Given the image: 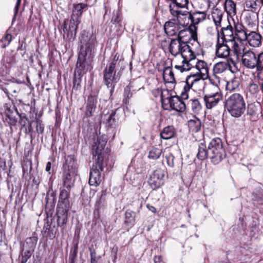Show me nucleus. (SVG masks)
Wrapping results in <instances>:
<instances>
[{"label":"nucleus","mask_w":263,"mask_h":263,"mask_svg":"<svg viewBox=\"0 0 263 263\" xmlns=\"http://www.w3.org/2000/svg\"><path fill=\"white\" fill-rule=\"evenodd\" d=\"M97 46L98 42L95 33L86 30L81 31L79 36L78 59L73 80V89L77 90L80 87L83 76L93 68Z\"/></svg>","instance_id":"obj_1"},{"label":"nucleus","mask_w":263,"mask_h":263,"mask_svg":"<svg viewBox=\"0 0 263 263\" xmlns=\"http://www.w3.org/2000/svg\"><path fill=\"white\" fill-rule=\"evenodd\" d=\"M107 141V136L103 135L97 136L92 144V155L94 157L97 156V158L89 173V183L90 185L96 186L101 182V173L105 164L104 159L107 153V149H104Z\"/></svg>","instance_id":"obj_2"},{"label":"nucleus","mask_w":263,"mask_h":263,"mask_svg":"<svg viewBox=\"0 0 263 263\" xmlns=\"http://www.w3.org/2000/svg\"><path fill=\"white\" fill-rule=\"evenodd\" d=\"M119 56L116 54L112 60L109 61L104 70L103 81L108 88L110 89V93L112 95L116 83L119 81L122 75L120 68L118 70L120 62L118 61Z\"/></svg>","instance_id":"obj_3"},{"label":"nucleus","mask_w":263,"mask_h":263,"mask_svg":"<svg viewBox=\"0 0 263 263\" xmlns=\"http://www.w3.org/2000/svg\"><path fill=\"white\" fill-rule=\"evenodd\" d=\"M224 107L232 117L239 118L246 110V104L242 95L235 93L226 99Z\"/></svg>","instance_id":"obj_4"},{"label":"nucleus","mask_w":263,"mask_h":263,"mask_svg":"<svg viewBox=\"0 0 263 263\" xmlns=\"http://www.w3.org/2000/svg\"><path fill=\"white\" fill-rule=\"evenodd\" d=\"M68 21L67 19H65L63 23L58 27L66 44H68L70 46V43L73 42L76 39L78 26L81 23V20L70 16L68 28H67Z\"/></svg>","instance_id":"obj_5"},{"label":"nucleus","mask_w":263,"mask_h":263,"mask_svg":"<svg viewBox=\"0 0 263 263\" xmlns=\"http://www.w3.org/2000/svg\"><path fill=\"white\" fill-rule=\"evenodd\" d=\"M209 159L214 165L219 164L226 158L227 154L222 140L219 138L212 139L209 143Z\"/></svg>","instance_id":"obj_6"},{"label":"nucleus","mask_w":263,"mask_h":263,"mask_svg":"<svg viewBox=\"0 0 263 263\" xmlns=\"http://www.w3.org/2000/svg\"><path fill=\"white\" fill-rule=\"evenodd\" d=\"M210 89V91L203 93V101L208 109L216 107L223 98L222 91L219 87H213Z\"/></svg>","instance_id":"obj_7"},{"label":"nucleus","mask_w":263,"mask_h":263,"mask_svg":"<svg viewBox=\"0 0 263 263\" xmlns=\"http://www.w3.org/2000/svg\"><path fill=\"white\" fill-rule=\"evenodd\" d=\"M193 63L198 71L187 77V83H195L201 79H207L209 78V68L206 63L202 60H198L197 62L194 61Z\"/></svg>","instance_id":"obj_8"},{"label":"nucleus","mask_w":263,"mask_h":263,"mask_svg":"<svg viewBox=\"0 0 263 263\" xmlns=\"http://www.w3.org/2000/svg\"><path fill=\"white\" fill-rule=\"evenodd\" d=\"M241 57L243 65L247 68L253 69L259 65L260 60L263 61V52L256 56L253 51L248 50L243 53Z\"/></svg>","instance_id":"obj_9"},{"label":"nucleus","mask_w":263,"mask_h":263,"mask_svg":"<svg viewBox=\"0 0 263 263\" xmlns=\"http://www.w3.org/2000/svg\"><path fill=\"white\" fill-rule=\"evenodd\" d=\"M99 90L97 89L92 90L88 95L86 101L84 118H89L93 116L98 103Z\"/></svg>","instance_id":"obj_10"},{"label":"nucleus","mask_w":263,"mask_h":263,"mask_svg":"<svg viewBox=\"0 0 263 263\" xmlns=\"http://www.w3.org/2000/svg\"><path fill=\"white\" fill-rule=\"evenodd\" d=\"M4 114L8 119V123L10 128V132L13 133L12 126H15L17 122V117L21 115L16 106L11 103H5L4 105Z\"/></svg>","instance_id":"obj_11"},{"label":"nucleus","mask_w":263,"mask_h":263,"mask_svg":"<svg viewBox=\"0 0 263 263\" xmlns=\"http://www.w3.org/2000/svg\"><path fill=\"white\" fill-rule=\"evenodd\" d=\"M165 171L159 168L154 171L150 175L148 183L153 190L161 186L164 183Z\"/></svg>","instance_id":"obj_12"},{"label":"nucleus","mask_w":263,"mask_h":263,"mask_svg":"<svg viewBox=\"0 0 263 263\" xmlns=\"http://www.w3.org/2000/svg\"><path fill=\"white\" fill-rule=\"evenodd\" d=\"M217 36L215 55L219 58L227 59L230 56L231 51L230 46L228 45L229 42H225L220 40L219 32Z\"/></svg>","instance_id":"obj_13"},{"label":"nucleus","mask_w":263,"mask_h":263,"mask_svg":"<svg viewBox=\"0 0 263 263\" xmlns=\"http://www.w3.org/2000/svg\"><path fill=\"white\" fill-rule=\"evenodd\" d=\"M165 105H169L172 109L182 112L186 109V105L183 101L178 96L171 95L166 98Z\"/></svg>","instance_id":"obj_14"},{"label":"nucleus","mask_w":263,"mask_h":263,"mask_svg":"<svg viewBox=\"0 0 263 263\" xmlns=\"http://www.w3.org/2000/svg\"><path fill=\"white\" fill-rule=\"evenodd\" d=\"M58 231V227L54 223L53 218H51L48 219L44 223L42 230V234L43 238H45L46 239L49 238L52 240L55 237Z\"/></svg>","instance_id":"obj_15"},{"label":"nucleus","mask_w":263,"mask_h":263,"mask_svg":"<svg viewBox=\"0 0 263 263\" xmlns=\"http://www.w3.org/2000/svg\"><path fill=\"white\" fill-rule=\"evenodd\" d=\"M55 193L52 190H49L47 193L45 198L46 206L45 212L46 214V220L50 219L52 218V214L54 212V207L55 203Z\"/></svg>","instance_id":"obj_16"},{"label":"nucleus","mask_w":263,"mask_h":263,"mask_svg":"<svg viewBox=\"0 0 263 263\" xmlns=\"http://www.w3.org/2000/svg\"><path fill=\"white\" fill-rule=\"evenodd\" d=\"M70 190L66 188H60L59 201L57 208L70 210Z\"/></svg>","instance_id":"obj_17"},{"label":"nucleus","mask_w":263,"mask_h":263,"mask_svg":"<svg viewBox=\"0 0 263 263\" xmlns=\"http://www.w3.org/2000/svg\"><path fill=\"white\" fill-rule=\"evenodd\" d=\"M228 69L232 73H235L236 70L230 65L228 60L218 62L214 65L213 68V75L216 78L218 79L217 82L218 83H219L220 81L216 74L222 73Z\"/></svg>","instance_id":"obj_18"},{"label":"nucleus","mask_w":263,"mask_h":263,"mask_svg":"<svg viewBox=\"0 0 263 263\" xmlns=\"http://www.w3.org/2000/svg\"><path fill=\"white\" fill-rule=\"evenodd\" d=\"M69 210L57 208V226L60 227L61 231L66 228V224L68 221V212Z\"/></svg>","instance_id":"obj_19"},{"label":"nucleus","mask_w":263,"mask_h":263,"mask_svg":"<svg viewBox=\"0 0 263 263\" xmlns=\"http://www.w3.org/2000/svg\"><path fill=\"white\" fill-rule=\"evenodd\" d=\"M181 29L180 25L175 18H172L165 23L164 29L165 33L167 36H174L178 34L179 30Z\"/></svg>","instance_id":"obj_20"},{"label":"nucleus","mask_w":263,"mask_h":263,"mask_svg":"<svg viewBox=\"0 0 263 263\" xmlns=\"http://www.w3.org/2000/svg\"><path fill=\"white\" fill-rule=\"evenodd\" d=\"M184 28L182 29L179 30L178 34L177 35V37L178 40L180 41H182L185 44H188L189 41L191 39L193 38L194 40H197V35H195V37L193 32L191 31L190 28L188 27H183Z\"/></svg>","instance_id":"obj_21"},{"label":"nucleus","mask_w":263,"mask_h":263,"mask_svg":"<svg viewBox=\"0 0 263 263\" xmlns=\"http://www.w3.org/2000/svg\"><path fill=\"white\" fill-rule=\"evenodd\" d=\"M185 45V44L176 38L171 39L168 46L169 52L174 57L180 55Z\"/></svg>","instance_id":"obj_22"},{"label":"nucleus","mask_w":263,"mask_h":263,"mask_svg":"<svg viewBox=\"0 0 263 263\" xmlns=\"http://www.w3.org/2000/svg\"><path fill=\"white\" fill-rule=\"evenodd\" d=\"M218 32L219 37L221 36V41L230 43L235 39L233 27L230 24L226 27H222L220 31L217 30V33Z\"/></svg>","instance_id":"obj_23"},{"label":"nucleus","mask_w":263,"mask_h":263,"mask_svg":"<svg viewBox=\"0 0 263 263\" xmlns=\"http://www.w3.org/2000/svg\"><path fill=\"white\" fill-rule=\"evenodd\" d=\"M180 54L183 59L182 62V63H184L185 62L187 63H190L192 66H194L193 62L196 59V55L188 44L184 45V47Z\"/></svg>","instance_id":"obj_24"},{"label":"nucleus","mask_w":263,"mask_h":263,"mask_svg":"<svg viewBox=\"0 0 263 263\" xmlns=\"http://www.w3.org/2000/svg\"><path fill=\"white\" fill-rule=\"evenodd\" d=\"M234 23L235 32L234 35L235 40L238 41H246L247 40L248 36V33L247 32L248 30H247L241 23Z\"/></svg>","instance_id":"obj_25"},{"label":"nucleus","mask_w":263,"mask_h":263,"mask_svg":"<svg viewBox=\"0 0 263 263\" xmlns=\"http://www.w3.org/2000/svg\"><path fill=\"white\" fill-rule=\"evenodd\" d=\"M76 161V158L74 155H70L67 156L63 165V171L77 173L78 165Z\"/></svg>","instance_id":"obj_26"},{"label":"nucleus","mask_w":263,"mask_h":263,"mask_svg":"<svg viewBox=\"0 0 263 263\" xmlns=\"http://www.w3.org/2000/svg\"><path fill=\"white\" fill-rule=\"evenodd\" d=\"M77 175V173L63 171L62 175L63 187L70 190L74 185L75 177Z\"/></svg>","instance_id":"obj_27"},{"label":"nucleus","mask_w":263,"mask_h":263,"mask_svg":"<svg viewBox=\"0 0 263 263\" xmlns=\"http://www.w3.org/2000/svg\"><path fill=\"white\" fill-rule=\"evenodd\" d=\"M176 20L178 24L183 27L190 28L192 26L191 13L187 11H182V13L178 15V18Z\"/></svg>","instance_id":"obj_28"},{"label":"nucleus","mask_w":263,"mask_h":263,"mask_svg":"<svg viewBox=\"0 0 263 263\" xmlns=\"http://www.w3.org/2000/svg\"><path fill=\"white\" fill-rule=\"evenodd\" d=\"M247 38V41L251 46L256 47L261 45V35L254 30L250 31Z\"/></svg>","instance_id":"obj_29"},{"label":"nucleus","mask_w":263,"mask_h":263,"mask_svg":"<svg viewBox=\"0 0 263 263\" xmlns=\"http://www.w3.org/2000/svg\"><path fill=\"white\" fill-rule=\"evenodd\" d=\"M258 13H249L245 17V23L248 28L252 30H255L258 26Z\"/></svg>","instance_id":"obj_30"},{"label":"nucleus","mask_w":263,"mask_h":263,"mask_svg":"<svg viewBox=\"0 0 263 263\" xmlns=\"http://www.w3.org/2000/svg\"><path fill=\"white\" fill-rule=\"evenodd\" d=\"M88 7L87 4L82 3L73 4L71 16L81 20L83 12L87 10Z\"/></svg>","instance_id":"obj_31"},{"label":"nucleus","mask_w":263,"mask_h":263,"mask_svg":"<svg viewBox=\"0 0 263 263\" xmlns=\"http://www.w3.org/2000/svg\"><path fill=\"white\" fill-rule=\"evenodd\" d=\"M106 199L105 194H102L99 200H98L95 204L96 210L94 211L93 214L95 218H100V212L103 210L106 206Z\"/></svg>","instance_id":"obj_32"},{"label":"nucleus","mask_w":263,"mask_h":263,"mask_svg":"<svg viewBox=\"0 0 263 263\" xmlns=\"http://www.w3.org/2000/svg\"><path fill=\"white\" fill-rule=\"evenodd\" d=\"M243 42L238 41L235 39L231 42L233 44L232 48L233 53L237 58L241 56L246 51Z\"/></svg>","instance_id":"obj_33"},{"label":"nucleus","mask_w":263,"mask_h":263,"mask_svg":"<svg viewBox=\"0 0 263 263\" xmlns=\"http://www.w3.org/2000/svg\"><path fill=\"white\" fill-rule=\"evenodd\" d=\"M116 111L111 110V112L104 115L106 117L105 121L104 122L106 127L115 128L117 126L118 122L116 118Z\"/></svg>","instance_id":"obj_34"},{"label":"nucleus","mask_w":263,"mask_h":263,"mask_svg":"<svg viewBox=\"0 0 263 263\" xmlns=\"http://www.w3.org/2000/svg\"><path fill=\"white\" fill-rule=\"evenodd\" d=\"M176 134L175 127L172 125H168L163 128L160 132V137L164 140H168L174 138Z\"/></svg>","instance_id":"obj_35"},{"label":"nucleus","mask_w":263,"mask_h":263,"mask_svg":"<svg viewBox=\"0 0 263 263\" xmlns=\"http://www.w3.org/2000/svg\"><path fill=\"white\" fill-rule=\"evenodd\" d=\"M209 145L207 147L204 143H200L198 145L197 158L200 160H204L209 158Z\"/></svg>","instance_id":"obj_36"},{"label":"nucleus","mask_w":263,"mask_h":263,"mask_svg":"<svg viewBox=\"0 0 263 263\" xmlns=\"http://www.w3.org/2000/svg\"><path fill=\"white\" fill-rule=\"evenodd\" d=\"M223 13V11L220 9L215 8L213 10L212 17L217 29L219 27H221V22Z\"/></svg>","instance_id":"obj_37"},{"label":"nucleus","mask_w":263,"mask_h":263,"mask_svg":"<svg viewBox=\"0 0 263 263\" xmlns=\"http://www.w3.org/2000/svg\"><path fill=\"white\" fill-rule=\"evenodd\" d=\"M161 71H163V78L165 81L168 83H173L175 81L174 74L171 67H165Z\"/></svg>","instance_id":"obj_38"},{"label":"nucleus","mask_w":263,"mask_h":263,"mask_svg":"<svg viewBox=\"0 0 263 263\" xmlns=\"http://www.w3.org/2000/svg\"><path fill=\"white\" fill-rule=\"evenodd\" d=\"M187 125L190 131L197 133L200 130L201 123L199 119L195 118L194 119L190 120L187 122Z\"/></svg>","instance_id":"obj_39"},{"label":"nucleus","mask_w":263,"mask_h":263,"mask_svg":"<svg viewBox=\"0 0 263 263\" xmlns=\"http://www.w3.org/2000/svg\"><path fill=\"white\" fill-rule=\"evenodd\" d=\"M206 18V13L204 12L197 11L191 13V19L192 25L195 26V25L198 24L199 23L203 21Z\"/></svg>","instance_id":"obj_40"},{"label":"nucleus","mask_w":263,"mask_h":263,"mask_svg":"<svg viewBox=\"0 0 263 263\" xmlns=\"http://www.w3.org/2000/svg\"><path fill=\"white\" fill-rule=\"evenodd\" d=\"M257 2L258 0H246L245 3L246 10L251 12H257L260 6Z\"/></svg>","instance_id":"obj_41"},{"label":"nucleus","mask_w":263,"mask_h":263,"mask_svg":"<svg viewBox=\"0 0 263 263\" xmlns=\"http://www.w3.org/2000/svg\"><path fill=\"white\" fill-rule=\"evenodd\" d=\"M152 93L156 98L158 97L160 95L161 96V101L162 105L164 106L166 100V98H165V93H166L167 95H168V89H166L163 90L161 88H158L153 90Z\"/></svg>","instance_id":"obj_42"},{"label":"nucleus","mask_w":263,"mask_h":263,"mask_svg":"<svg viewBox=\"0 0 263 263\" xmlns=\"http://www.w3.org/2000/svg\"><path fill=\"white\" fill-rule=\"evenodd\" d=\"M224 9L228 15H235L236 14V4L232 0H226Z\"/></svg>","instance_id":"obj_43"},{"label":"nucleus","mask_w":263,"mask_h":263,"mask_svg":"<svg viewBox=\"0 0 263 263\" xmlns=\"http://www.w3.org/2000/svg\"><path fill=\"white\" fill-rule=\"evenodd\" d=\"M136 213L129 210H127L125 213L124 223L128 227H132L134 225Z\"/></svg>","instance_id":"obj_44"},{"label":"nucleus","mask_w":263,"mask_h":263,"mask_svg":"<svg viewBox=\"0 0 263 263\" xmlns=\"http://www.w3.org/2000/svg\"><path fill=\"white\" fill-rule=\"evenodd\" d=\"M162 153V149L160 147H152L149 151L148 158L153 160L159 159Z\"/></svg>","instance_id":"obj_45"},{"label":"nucleus","mask_w":263,"mask_h":263,"mask_svg":"<svg viewBox=\"0 0 263 263\" xmlns=\"http://www.w3.org/2000/svg\"><path fill=\"white\" fill-rule=\"evenodd\" d=\"M4 92L7 95L8 99L10 100L9 94L10 93H16L18 92L17 86L13 83L7 84L6 87L3 89Z\"/></svg>","instance_id":"obj_46"},{"label":"nucleus","mask_w":263,"mask_h":263,"mask_svg":"<svg viewBox=\"0 0 263 263\" xmlns=\"http://www.w3.org/2000/svg\"><path fill=\"white\" fill-rule=\"evenodd\" d=\"M252 199L254 202H256V204L263 206V191H257L256 192L253 193Z\"/></svg>","instance_id":"obj_47"},{"label":"nucleus","mask_w":263,"mask_h":263,"mask_svg":"<svg viewBox=\"0 0 263 263\" xmlns=\"http://www.w3.org/2000/svg\"><path fill=\"white\" fill-rule=\"evenodd\" d=\"M192 110L193 112L198 114L202 109V105L197 99H193L190 100Z\"/></svg>","instance_id":"obj_48"},{"label":"nucleus","mask_w":263,"mask_h":263,"mask_svg":"<svg viewBox=\"0 0 263 263\" xmlns=\"http://www.w3.org/2000/svg\"><path fill=\"white\" fill-rule=\"evenodd\" d=\"M22 170L23 176L28 175L32 170V161L28 159L24 160L22 163Z\"/></svg>","instance_id":"obj_49"},{"label":"nucleus","mask_w":263,"mask_h":263,"mask_svg":"<svg viewBox=\"0 0 263 263\" xmlns=\"http://www.w3.org/2000/svg\"><path fill=\"white\" fill-rule=\"evenodd\" d=\"M78 252V242H77L74 245V247L70 250L69 263H75L76 258L77 257V254Z\"/></svg>","instance_id":"obj_50"},{"label":"nucleus","mask_w":263,"mask_h":263,"mask_svg":"<svg viewBox=\"0 0 263 263\" xmlns=\"http://www.w3.org/2000/svg\"><path fill=\"white\" fill-rule=\"evenodd\" d=\"M194 83H190L189 82L187 83V78L186 79L185 85L183 86L184 91L181 92L180 98L183 101V100H186L188 98V94L187 92L190 90L192 88Z\"/></svg>","instance_id":"obj_51"},{"label":"nucleus","mask_w":263,"mask_h":263,"mask_svg":"<svg viewBox=\"0 0 263 263\" xmlns=\"http://www.w3.org/2000/svg\"><path fill=\"white\" fill-rule=\"evenodd\" d=\"M173 5H170V11L171 12V13L174 16H176V18H178V16L181 13H182V10H179V8H181L183 6H182L181 7H180L179 6L176 5V2H173Z\"/></svg>","instance_id":"obj_52"},{"label":"nucleus","mask_w":263,"mask_h":263,"mask_svg":"<svg viewBox=\"0 0 263 263\" xmlns=\"http://www.w3.org/2000/svg\"><path fill=\"white\" fill-rule=\"evenodd\" d=\"M19 123L21 126V129H24L29 123L32 124V121H29L28 118L25 114H22L19 116Z\"/></svg>","instance_id":"obj_53"},{"label":"nucleus","mask_w":263,"mask_h":263,"mask_svg":"<svg viewBox=\"0 0 263 263\" xmlns=\"http://www.w3.org/2000/svg\"><path fill=\"white\" fill-rule=\"evenodd\" d=\"M12 40V35L11 34L7 33L4 37L0 41V43H2L1 46L3 48H5L8 46Z\"/></svg>","instance_id":"obj_54"},{"label":"nucleus","mask_w":263,"mask_h":263,"mask_svg":"<svg viewBox=\"0 0 263 263\" xmlns=\"http://www.w3.org/2000/svg\"><path fill=\"white\" fill-rule=\"evenodd\" d=\"M36 124V132L38 134H42L44 131V126L42 121L38 118H36L35 120Z\"/></svg>","instance_id":"obj_55"},{"label":"nucleus","mask_w":263,"mask_h":263,"mask_svg":"<svg viewBox=\"0 0 263 263\" xmlns=\"http://www.w3.org/2000/svg\"><path fill=\"white\" fill-rule=\"evenodd\" d=\"M259 65L255 67L257 70V77L258 79L263 81V61L260 60Z\"/></svg>","instance_id":"obj_56"},{"label":"nucleus","mask_w":263,"mask_h":263,"mask_svg":"<svg viewBox=\"0 0 263 263\" xmlns=\"http://www.w3.org/2000/svg\"><path fill=\"white\" fill-rule=\"evenodd\" d=\"M182 64L183 65L181 66L175 65V68L180 70L181 72H183L184 71L190 70L192 68L194 67V66H192L190 63H187L185 62L184 63Z\"/></svg>","instance_id":"obj_57"},{"label":"nucleus","mask_w":263,"mask_h":263,"mask_svg":"<svg viewBox=\"0 0 263 263\" xmlns=\"http://www.w3.org/2000/svg\"><path fill=\"white\" fill-rule=\"evenodd\" d=\"M38 238L35 233L32 236L26 239V242L30 246L31 248H34L36 246Z\"/></svg>","instance_id":"obj_58"},{"label":"nucleus","mask_w":263,"mask_h":263,"mask_svg":"<svg viewBox=\"0 0 263 263\" xmlns=\"http://www.w3.org/2000/svg\"><path fill=\"white\" fill-rule=\"evenodd\" d=\"M23 249L22 250V251ZM32 251L31 250H26L24 253L22 252V258L20 263H26L28 260L30 258L32 255Z\"/></svg>","instance_id":"obj_59"},{"label":"nucleus","mask_w":263,"mask_h":263,"mask_svg":"<svg viewBox=\"0 0 263 263\" xmlns=\"http://www.w3.org/2000/svg\"><path fill=\"white\" fill-rule=\"evenodd\" d=\"M165 159L167 165L170 167H173L174 166V157L172 154L169 153L166 155V156H165Z\"/></svg>","instance_id":"obj_60"},{"label":"nucleus","mask_w":263,"mask_h":263,"mask_svg":"<svg viewBox=\"0 0 263 263\" xmlns=\"http://www.w3.org/2000/svg\"><path fill=\"white\" fill-rule=\"evenodd\" d=\"M121 21V18L120 13L118 11H116V12H114L113 13V16L112 17L111 22L113 24H118Z\"/></svg>","instance_id":"obj_61"},{"label":"nucleus","mask_w":263,"mask_h":263,"mask_svg":"<svg viewBox=\"0 0 263 263\" xmlns=\"http://www.w3.org/2000/svg\"><path fill=\"white\" fill-rule=\"evenodd\" d=\"M24 132L26 134L29 135L31 139L33 138L32 124L29 123V124L24 128Z\"/></svg>","instance_id":"obj_62"},{"label":"nucleus","mask_w":263,"mask_h":263,"mask_svg":"<svg viewBox=\"0 0 263 263\" xmlns=\"http://www.w3.org/2000/svg\"><path fill=\"white\" fill-rule=\"evenodd\" d=\"M249 89L250 93L252 94L256 93L259 90L258 85L255 83L250 84L249 87Z\"/></svg>","instance_id":"obj_63"},{"label":"nucleus","mask_w":263,"mask_h":263,"mask_svg":"<svg viewBox=\"0 0 263 263\" xmlns=\"http://www.w3.org/2000/svg\"><path fill=\"white\" fill-rule=\"evenodd\" d=\"M254 106L252 104H249L248 106L247 114L253 116L255 114V111L254 109Z\"/></svg>","instance_id":"obj_64"}]
</instances>
